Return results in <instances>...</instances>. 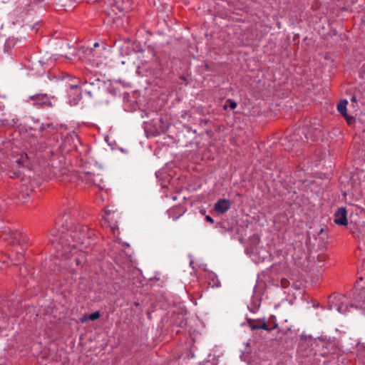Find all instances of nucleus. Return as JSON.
Here are the masks:
<instances>
[{
    "mask_svg": "<svg viewBox=\"0 0 365 365\" xmlns=\"http://www.w3.org/2000/svg\"><path fill=\"white\" fill-rule=\"evenodd\" d=\"M205 219L207 222H210V223H214V220L210 216V215H207L205 217Z\"/></svg>",
    "mask_w": 365,
    "mask_h": 365,
    "instance_id": "obj_25",
    "label": "nucleus"
},
{
    "mask_svg": "<svg viewBox=\"0 0 365 365\" xmlns=\"http://www.w3.org/2000/svg\"><path fill=\"white\" fill-rule=\"evenodd\" d=\"M351 103H356V96H352V97L351 98Z\"/></svg>",
    "mask_w": 365,
    "mask_h": 365,
    "instance_id": "obj_27",
    "label": "nucleus"
},
{
    "mask_svg": "<svg viewBox=\"0 0 365 365\" xmlns=\"http://www.w3.org/2000/svg\"><path fill=\"white\" fill-rule=\"evenodd\" d=\"M354 303L350 307L365 309V290L356 289L354 293Z\"/></svg>",
    "mask_w": 365,
    "mask_h": 365,
    "instance_id": "obj_6",
    "label": "nucleus"
},
{
    "mask_svg": "<svg viewBox=\"0 0 365 365\" xmlns=\"http://www.w3.org/2000/svg\"><path fill=\"white\" fill-rule=\"evenodd\" d=\"M82 230H83V232H85L87 230V227H83L82 228Z\"/></svg>",
    "mask_w": 365,
    "mask_h": 365,
    "instance_id": "obj_29",
    "label": "nucleus"
},
{
    "mask_svg": "<svg viewBox=\"0 0 365 365\" xmlns=\"http://www.w3.org/2000/svg\"><path fill=\"white\" fill-rule=\"evenodd\" d=\"M185 212L186 208L180 205L174 206L167 211L168 217L173 220L180 218Z\"/></svg>",
    "mask_w": 365,
    "mask_h": 365,
    "instance_id": "obj_9",
    "label": "nucleus"
},
{
    "mask_svg": "<svg viewBox=\"0 0 365 365\" xmlns=\"http://www.w3.org/2000/svg\"><path fill=\"white\" fill-rule=\"evenodd\" d=\"M101 317L99 312H95L88 315V317L91 321H95Z\"/></svg>",
    "mask_w": 365,
    "mask_h": 365,
    "instance_id": "obj_18",
    "label": "nucleus"
},
{
    "mask_svg": "<svg viewBox=\"0 0 365 365\" xmlns=\"http://www.w3.org/2000/svg\"><path fill=\"white\" fill-rule=\"evenodd\" d=\"M50 241L51 242V243L53 245H55V247L58 250V252H59L61 250V249L59 247L60 244L61 245L62 247H63V242H58V239L55 236H51Z\"/></svg>",
    "mask_w": 365,
    "mask_h": 365,
    "instance_id": "obj_16",
    "label": "nucleus"
},
{
    "mask_svg": "<svg viewBox=\"0 0 365 365\" xmlns=\"http://www.w3.org/2000/svg\"><path fill=\"white\" fill-rule=\"evenodd\" d=\"M63 212H64V215H63V217H65L66 215H68V213H67L66 210H63Z\"/></svg>",
    "mask_w": 365,
    "mask_h": 365,
    "instance_id": "obj_30",
    "label": "nucleus"
},
{
    "mask_svg": "<svg viewBox=\"0 0 365 365\" xmlns=\"http://www.w3.org/2000/svg\"><path fill=\"white\" fill-rule=\"evenodd\" d=\"M88 314H84L83 317L81 319V322H86L89 318L88 317Z\"/></svg>",
    "mask_w": 365,
    "mask_h": 365,
    "instance_id": "obj_23",
    "label": "nucleus"
},
{
    "mask_svg": "<svg viewBox=\"0 0 365 365\" xmlns=\"http://www.w3.org/2000/svg\"><path fill=\"white\" fill-rule=\"evenodd\" d=\"M106 213L107 216H108L110 215V212L108 211H106Z\"/></svg>",
    "mask_w": 365,
    "mask_h": 365,
    "instance_id": "obj_32",
    "label": "nucleus"
},
{
    "mask_svg": "<svg viewBox=\"0 0 365 365\" xmlns=\"http://www.w3.org/2000/svg\"><path fill=\"white\" fill-rule=\"evenodd\" d=\"M88 314H84L83 317L81 319V322H86L89 318L88 317Z\"/></svg>",
    "mask_w": 365,
    "mask_h": 365,
    "instance_id": "obj_24",
    "label": "nucleus"
},
{
    "mask_svg": "<svg viewBox=\"0 0 365 365\" xmlns=\"http://www.w3.org/2000/svg\"><path fill=\"white\" fill-rule=\"evenodd\" d=\"M11 242L13 243H17V244H24L26 242V237L24 235L19 231H15L11 235Z\"/></svg>",
    "mask_w": 365,
    "mask_h": 365,
    "instance_id": "obj_13",
    "label": "nucleus"
},
{
    "mask_svg": "<svg viewBox=\"0 0 365 365\" xmlns=\"http://www.w3.org/2000/svg\"><path fill=\"white\" fill-rule=\"evenodd\" d=\"M321 344H318L317 346L320 347V354L322 356H328L329 354H334L337 348L333 341H324L321 339Z\"/></svg>",
    "mask_w": 365,
    "mask_h": 365,
    "instance_id": "obj_7",
    "label": "nucleus"
},
{
    "mask_svg": "<svg viewBox=\"0 0 365 365\" xmlns=\"http://www.w3.org/2000/svg\"><path fill=\"white\" fill-rule=\"evenodd\" d=\"M81 179L83 181H85L86 183L91 184V185H95L101 189L103 188V179L101 178V175L100 174H94L90 172L88 173H83L81 175Z\"/></svg>",
    "mask_w": 365,
    "mask_h": 365,
    "instance_id": "obj_4",
    "label": "nucleus"
},
{
    "mask_svg": "<svg viewBox=\"0 0 365 365\" xmlns=\"http://www.w3.org/2000/svg\"><path fill=\"white\" fill-rule=\"evenodd\" d=\"M98 46H99V43H97V42H96V43H95L93 44V48H97V47H98Z\"/></svg>",
    "mask_w": 365,
    "mask_h": 365,
    "instance_id": "obj_28",
    "label": "nucleus"
},
{
    "mask_svg": "<svg viewBox=\"0 0 365 365\" xmlns=\"http://www.w3.org/2000/svg\"><path fill=\"white\" fill-rule=\"evenodd\" d=\"M300 138L301 136L298 131L284 139L282 142V145L284 147L285 150L289 152H293L297 155H299L301 154L302 148L304 143V142L301 140Z\"/></svg>",
    "mask_w": 365,
    "mask_h": 365,
    "instance_id": "obj_1",
    "label": "nucleus"
},
{
    "mask_svg": "<svg viewBox=\"0 0 365 365\" xmlns=\"http://www.w3.org/2000/svg\"><path fill=\"white\" fill-rule=\"evenodd\" d=\"M101 86L102 81L99 78H94L90 81L87 80L83 81V91L91 98H93L98 92Z\"/></svg>",
    "mask_w": 365,
    "mask_h": 365,
    "instance_id": "obj_3",
    "label": "nucleus"
},
{
    "mask_svg": "<svg viewBox=\"0 0 365 365\" xmlns=\"http://www.w3.org/2000/svg\"><path fill=\"white\" fill-rule=\"evenodd\" d=\"M83 81H80L79 84H72V85H71L70 86L71 88V89H75V88H81L83 91Z\"/></svg>",
    "mask_w": 365,
    "mask_h": 365,
    "instance_id": "obj_21",
    "label": "nucleus"
},
{
    "mask_svg": "<svg viewBox=\"0 0 365 365\" xmlns=\"http://www.w3.org/2000/svg\"><path fill=\"white\" fill-rule=\"evenodd\" d=\"M277 327V324H275L272 329L276 328Z\"/></svg>",
    "mask_w": 365,
    "mask_h": 365,
    "instance_id": "obj_36",
    "label": "nucleus"
},
{
    "mask_svg": "<svg viewBox=\"0 0 365 365\" xmlns=\"http://www.w3.org/2000/svg\"><path fill=\"white\" fill-rule=\"evenodd\" d=\"M334 222L341 226H346L348 224L345 207H340L336 211Z\"/></svg>",
    "mask_w": 365,
    "mask_h": 365,
    "instance_id": "obj_8",
    "label": "nucleus"
},
{
    "mask_svg": "<svg viewBox=\"0 0 365 365\" xmlns=\"http://www.w3.org/2000/svg\"><path fill=\"white\" fill-rule=\"evenodd\" d=\"M29 98L33 101V104L34 106H37L41 108H48L52 106V103L49 98L46 94L31 96Z\"/></svg>",
    "mask_w": 365,
    "mask_h": 365,
    "instance_id": "obj_5",
    "label": "nucleus"
},
{
    "mask_svg": "<svg viewBox=\"0 0 365 365\" xmlns=\"http://www.w3.org/2000/svg\"><path fill=\"white\" fill-rule=\"evenodd\" d=\"M16 163L22 165L23 166H29V156L26 153H21L19 158L16 160Z\"/></svg>",
    "mask_w": 365,
    "mask_h": 365,
    "instance_id": "obj_14",
    "label": "nucleus"
},
{
    "mask_svg": "<svg viewBox=\"0 0 365 365\" xmlns=\"http://www.w3.org/2000/svg\"><path fill=\"white\" fill-rule=\"evenodd\" d=\"M91 53H93V56H96L97 58H99V57H100V54H101V53H96V52H95V51H93V48H91Z\"/></svg>",
    "mask_w": 365,
    "mask_h": 365,
    "instance_id": "obj_26",
    "label": "nucleus"
},
{
    "mask_svg": "<svg viewBox=\"0 0 365 365\" xmlns=\"http://www.w3.org/2000/svg\"><path fill=\"white\" fill-rule=\"evenodd\" d=\"M50 128L52 129H56V126H54L52 123H46V124L43 123L40 127V131L43 132V131L46 130L47 128Z\"/></svg>",
    "mask_w": 365,
    "mask_h": 365,
    "instance_id": "obj_20",
    "label": "nucleus"
},
{
    "mask_svg": "<svg viewBox=\"0 0 365 365\" xmlns=\"http://www.w3.org/2000/svg\"><path fill=\"white\" fill-rule=\"evenodd\" d=\"M237 106V104L234 100L229 98L226 101L225 105L223 106V108L226 110L229 107L231 109H235Z\"/></svg>",
    "mask_w": 365,
    "mask_h": 365,
    "instance_id": "obj_15",
    "label": "nucleus"
},
{
    "mask_svg": "<svg viewBox=\"0 0 365 365\" xmlns=\"http://www.w3.org/2000/svg\"><path fill=\"white\" fill-rule=\"evenodd\" d=\"M71 237L73 238L74 241H76L77 242H79L83 243V238H82V237H80V236L77 237L76 233H74L73 235L71 233Z\"/></svg>",
    "mask_w": 365,
    "mask_h": 365,
    "instance_id": "obj_22",
    "label": "nucleus"
},
{
    "mask_svg": "<svg viewBox=\"0 0 365 365\" xmlns=\"http://www.w3.org/2000/svg\"><path fill=\"white\" fill-rule=\"evenodd\" d=\"M50 128L52 129H56V126H54L52 123H46V124L43 123L40 127V131L43 132V131L46 130L47 128Z\"/></svg>",
    "mask_w": 365,
    "mask_h": 365,
    "instance_id": "obj_19",
    "label": "nucleus"
},
{
    "mask_svg": "<svg viewBox=\"0 0 365 365\" xmlns=\"http://www.w3.org/2000/svg\"><path fill=\"white\" fill-rule=\"evenodd\" d=\"M212 286L218 287L219 285H218L217 284H213Z\"/></svg>",
    "mask_w": 365,
    "mask_h": 365,
    "instance_id": "obj_35",
    "label": "nucleus"
},
{
    "mask_svg": "<svg viewBox=\"0 0 365 365\" xmlns=\"http://www.w3.org/2000/svg\"><path fill=\"white\" fill-rule=\"evenodd\" d=\"M348 299L343 294H337L329 297V309H335L339 313L345 314L349 312Z\"/></svg>",
    "mask_w": 365,
    "mask_h": 365,
    "instance_id": "obj_2",
    "label": "nucleus"
},
{
    "mask_svg": "<svg viewBox=\"0 0 365 365\" xmlns=\"http://www.w3.org/2000/svg\"><path fill=\"white\" fill-rule=\"evenodd\" d=\"M105 49H106L105 46H102L101 50H102V51H105Z\"/></svg>",
    "mask_w": 365,
    "mask_h": 365,
    "instance_id": "obj_33",
    "label": "nucleus"
},
{
    "mask_svg": "<svg viewBox=\"0 0 365 365\" xmlns=\"http://www.w3.org/2000/svg\"><path fill=\"white\" fill-rule=\"evenodd\" d=\"M348 103V101L346 100L341 101L338 105H337V110L338 111L345 117L349 124L351 123V121L354 120V118L351 116H348L346 114V105Z\"/></svg>",
    "mask_w": 365,
    "mask_h": 365,
    "instance_id": "obj_12",
    "label": "nucleus"
},
{
    "mask_svg": "<svg viewBox=\"0 0 365 365\" xmlns=\"http://www.w3.org/2000/svg\"><path fill=\"white\" fill-rule=\"evenodd\" d=\"M73 136H74V137H76V138H77V135H76L75 133H73V134H72L71 137H73Z\"/></svg>",
    "mask_w": 365,
    "mask_h": 365,
    "instance_id": "obj_31",
    "label": "nucleus"
},
{
    "mask_svg": "<svg viewBox=\"0 0 365 365\" xmlns=\"http://www.w3.org/2000/svg\"><path fill=\"white\" fill-rule=\"evenodd\" d=\"M358 356H365V346L364 344H359L357 346Z\"/></svg>",
    "mask_w": 365,
    "mask_h": 365,
    "instance_id": "obj_17",
    "label": "nucleus"
},
{
    "mask_svg": "<svg viewBox=\"0 0 365 365\" xmlns=\"http://www.w3.org/2000/svg\"><path fill=\"white\" fill-rule=\"evenodd\" d=\"M230 201L226 199L219 200L215 204V210L220 214L226 212L230 208Z\"/></svg>",
    "mask_w": 365,
    "mask_h": 365,
    "instance_id": "obj_11",
    "label": "nucleus"
},
{
    "mask_svg": "<svg viewBox=\"0 0 365 365\" xmlns=\"http://www.w3.org/2000/svg\"><path fill=\"white\" fill-rule=\"evenodd\" d=\"M66 252V251H65V252H63V251H62V252L61 253V255H63Z\"/></svg>",
    "mask_w": 365,
    "mask_h": 365,
    "instance_id": "obj_34",
    "label": "nucleus"
},
{
    "mask_svg": "<svg viewBox=\"0 0 365 365\" xmlns=\"http://www.w3.org/2000/svg\"><path fill=\"white\" fill-rule=\"evenodd\" d=\"M248 324H249L250 328L252 330L264 329V330H267V331H270L272 329L268 327V326L264 320L250 319L248 321Z\"/></svg>",
    "mask_w": 365,
    "mask_h": 365,
    "instance_id": "obj_10",
    "label": "nucleus"
}]
</instances>
